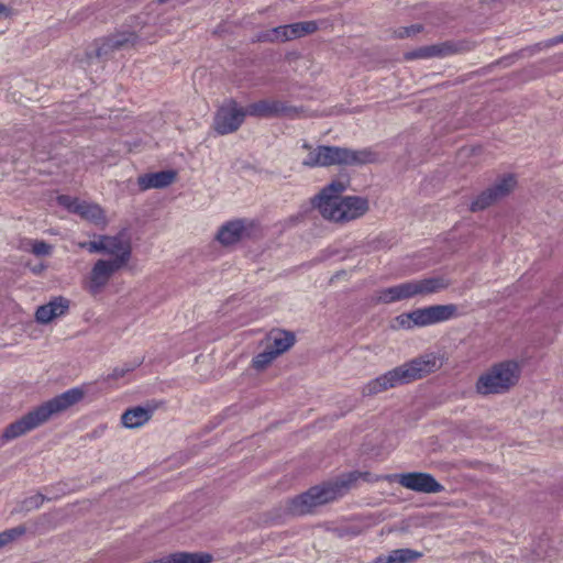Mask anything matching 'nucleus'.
<instances>
[{
    "label": "nucleus",
    "mask_w": 563,
    "mask_h": 563,
    "mask_svg": "<svg viewBox=\"0 0 563 563\" xmlns=\"http://www.w3.org/2000/svg\"><path fill=\"white\" fill-rule=\"evenodd\" d=\"M103 253L111 256L108 261L125 267L132 254L131 241L123 234L103 235Z\"/></svg>",
    "instance_id": "9b49d317"
},
{
    "label": "nucleus",
    "mask_w": 563,
    "mask_h": 563,
    "mask_svg": "<svg viewBox=\"0 0 563 563\" xmlns=\"http://www.w3.org/2000/svg\"><path fill=\"white\" fill-rule=\"evenodd\" d=\"M415 328L432 325L428 307L419 308L411 311Z\"/></svg>",
    "instance_id": "2f4dec72"
},
{
    "label": "nucleus",
    "mask_w": 563,
    "mask_h": 563,
    "mask_svg": "<svg viewBox=\"0 0 563 563\" xmlns=\"http://www.w3.org/2000/svg\"><path fill=\"white\" fill-rule=\"evenodd\" d=\"M289 40L302 37L308 34H312L318 30V25L314 21L297 22L287 24Z\"/></svg>",
    "instance_id": "bb28decb"
},
{
    "label": "nucleus",
    "mask_w": 563,
    "mask_h": 563,
    "mask_svg": "<svg viewBox=\"0 0 563 563\" xmlns=\"http://www.w3.org/2000/svg\"><path fill=\"white\" fill-rule=\"evenodd\" d=\"M137 35L133 32L124 31L112 34L107 37L99 46L98 56L108 55L113 51L128 49L134 47L137 43Z\"/></svg>",
    "instance_id": "ddd939ff"
},
{
    "label": "nucleus",
    "mask_w": 563,
    "mask_h": 563,
    "mask_svg": "<svg viewBox=\"0 0 563 563\" xmlns=\"http://www.w3.org/2000/svg\"><path fill=\"white\" fill-rule=\"evenodd\" d=\"M431 324L449 321L459 316L457 306L454 303L429 306Z\"/></svg>",
    "instance_id": "5701e85b"
},
{
    "label": "nucleus",
    "mask_w": 563,
    "mask_h": 563,
    "mask_svg": "<svg viewBox=\"0 0 563 563\" xmlns=\"http://www.w3.org/2000/svg\"><path fill=\"white\" fill-rule=\"evenodd\" d=\"M57 201L60 206L67 208L71 212L76 213V205L80 203L81 200H79L77 198H73L67 195H60V196H58Z\"/></svg>",
    "instance_id": "4c0bfd02"
},
{
    "label": "nucleus",
    "mask_w": 563,
    "mask_h": 563,
    "mask_svg": "<svg viewBox=\"0 0 563 563\" xmlns=\"http://www.w3.org/2000/svg\"><path fill=\"white\" fill-rule=\"evenodd\" d=\"M176 173L174 170H162L145 174L139 177L137 184L142 190L151 188H165L174 183Z\"/></svg>",
    "instance_id": "f3484780"
},
{
    "label": "nucleus",
    "mask_w": 563,
    "mask_h": 563,
    "mask_svg": "<svg viewBox=\"0 0 563 563\" xmlns=\"http://www.w3.org/2000/svg\"><path fill=\"white\" fill-rule=\"evenodd\" d=\"M561 43H563V33L561 35L554 36L552 38L536 44L533 49L540 52L543 49L551 48Z\"/></svg>",
    "instance_id": "e433bc0d"
},
{
    "label": "nucleus",
    "mask_w": 563,
    "mask_h": 563,
    "mask_svg": "<svg viewBox=\"0 0 563 563\" xmlns=\"http://www.w3.org/2000/svg\"><path fill=\"white\" fill-rule=\"evenodd\" d=\"M441 366L442 361L437 354L426 353L369 380L362 387V395L375 396L399 385L421 379Z\"/></svg>",
    "instance_id": "7ed1b4c3"
},
{
    "label": "nucleus",
    "mask_w": 563,
    "mask_h": 563,
    "mask_svg": "<svg viewBox=\"0 0 563 563\" xmlns=\"http://www.w3.org/2000/svg\"><path fill=\"white\" fill-rule=\"evenodd\" d=\"M496 201H498L496 199V196L493 194L490 188H487L485 191H483L481 195H478L477 198L472 202L471 210L472 211L484 210L487 207L495 203Z\"/></svg>",
    "instance_id": "c85d7f7f"
},
{
    "label": "nucleus",
    "mask_w": 563,
    "mask_h": 563,
    "mask_svg": "<svg viewBox=\"0 0 563 563\" xmlns=\"http://www.w3.org/2000/svg\"><path fill=\"white\" fill-rule=\"evenodd\" d=\"M212 555L208 553L197 552H178L156 560L153 563H211Z\"/></svg>",
    "instance_id": "4be33fe9"
},
{
    "label": "nucleus",
    "mask_w": 563,
    "mask_h": 563,
    "mask_svg": "<svg viewBox=\"0 0 563 563\" xmlns=\"http://www.w3.org/2000/svg\"><path fill=\"white\" fill-rule=\"evenodd\" d=\"M260 42H286L290 41L287 25L276 26L257 34Z\"/></svg>",
    "instance_id": "cd10ccee"
},
{
    "label": "nucleus",
    "mask_w": 563,
    "mask_h": 563,
    "mask_svg": "<svg viewBox=\"0 0 563 563\" xmlns=\"http://www.w3.org/2000/svg\"><path fill=\"white\" fill-rule=\"evenodd\" d=\"M517 180L512 175L503 176L496 184L489 187L497 200L508 196L516 187Z\"/></svg>",
    "instance_id": "a878e982"
},
{
    "label": "nucleus",
    "mask_w": 563,
    "mask_h": 563,
    "mask_svg": "<svg viewBox=\"0 0 563 563\" xmlns=\"http://www.w3.org/2000/svg\"><path fill=\"white\" fill-rule=\"evenodd\" d=\"M249 109L241 107L234 99H227L217 110L213 129L220 135L231 134L243 124Z\"/></svg>",
    "instance_id": "0eeeda50"
},
{
    "label": "nucleus",
    "mask_w": 563,
    "mask_h": 563,
    "mask_svg": "<svg viewBox=\"0 0 563 563\" xmlns=\"http://www.w3.org/2000/svg\"><path fill=\"white\" fill-rule=\"evenodd\" d=\"M349 184L347 178L334 179L312 199V206L324 219L344 223L361 218L368 211L367 199L358 196L340 197Z\"/></svg>",
    "instance_id": "f257e3e1"
},
{
    "label": "nucleus",
    "mask_w": 563,
    "mask_h": 563,
    "mask_svg": "<svg viewBox=\"0 0 563 563\" xmlns=\"http://www.w3.org/2000/svg\"><path fill=\"white\" fill-rule=\"evenodd\" d=\"M267 347L277 356L288 351L295 344V335L291 332L272 331L267 339Z\"/></svg>",
    "instance_id": "6ab92c4d"
},
{
    "label": "nucleus",
    "mask_w": 563,
    "mask_h": 563,
    "mask_svg": "<svg viewBox=\"0 0 563 563\" xmlns=\"http://www.w3.org/2000/svg\"><path fill=\"white\" fill-rule=\"evenodd\" d=\"M45 500V496L42 494H35L23 500L22 507L26 511H31L40 508Z\"/></svg>",
    "instance_id": "72a5a7b5"
},
{
    "label": "nucleus",
    "mask_w": 563,
    "mask_h": 563,
    "mask_svg": "<svg viewBox=\"0 0 563 563\" xmlns=\"http://www.w3.org/2000/svg\"><path fill=\"white\" fill-rule=\"evenodd\" d=\"M301 147L307 151L302 165L313 167H329L333 165H363L378 161V154L369 148L351 150L341 146L319 145L313 147L303 142Z\"/></svg>",
    "instance_id": "20e7f679"
},
{
    "label": "nucleus",
    "mask_w": 563,
    "mask_h": 563,
    "mask_svg": "<svg viewBox=\"0 0 563 563\" xmlns=\"http://www.w3.org/2000/svg\"><path fill=\"white\" fill-rule=\"evenodd\" d=\"M9 12L7 5H4L3 3H0V15L4 14L7 15Z\"/></svg>",
    "instance_id": "a19ab883"
},
{
    "label": "nucleus",
    "mask_w": 563,
    "mask_h": 563,
    "mask_svg": "<svg viewBox=\"0 0 563 563\" xmlns=\"http://www.w3.org/2000/svg\"><path fill=\"white\" fill-rule=\"evenodd\" d=\"M341 496L340 485L324 483L311 487L308 492L288 501V512L294 516L306 515L317 506L330 503Z\"/></svg>",
    "instance_id": "423d86ee"
},
{
    "label": "nucleus",
    "mask_w": 563,
    "mask_h": 563,
    "mask_svg": "<svg viewBox=\"0 0 563 563\" xmlns=\"http://www.w3.org/2000/svg\"><path fill=\"white\" fill-rule=\"evenodd\" d=\"M413 290L416 296H427L440 292L446 289L451 282L443 276H433L430 278L412 280Z\"/></svg>",
    "instance_id": "dca6fc26"
},
{
    "label": "nucleus",
    "mask_w": 563,
    "mask_h": 563,
    "mask_svg": "<svg viewBox=\"0 0 563 563\" xmlns=\"http://www.w3.org/2000/svg\"><path fill=\"white\" fill-rule=\"evenodd\" d=\"M415 296L412 280H409L378 290L375 295V300L378 303H393L410 299Z\"/></svg>",
    "instance_id": "4468645a"
},
{
    "label": "nucleus",
    "mask_w": 563,
    "mask_h": 563,
    "mask_svg": "<svg viewBox=\"0 0 563 563\" xmlns=\"http://www.w3.org/2000/svg\"><path fill=\"white\" fill-rule=\"evenodd\" d=\"M133 368L130 366L117 367L114 368L106 378L107 382L112 379H119L124 377L128 373H130Z\"/></svg>",
    "instance_id": "ea45409f"
},
{
    "label": "nucleus",
    "mask_w": 563,
    "mask_h": 563,
    "mask_svg": "<svg viewBox=\"0 0 563 563\" xmlns=\"http://www.w3.org/2000/svg\"><path fill=\"white\" fill-rule=\"evenodd\" d=\"M44 269V266L41 265L38 267H33L32 271L35 273V274H40L42 271Z\"/></svg>",
    "instance_id": "79ce46f5"
},
{
    "label": "nucleus",
    "mask_w": 563,
    "mask_h": 563,
    "mask_svg": "<svg viewBox=\"0 0 563 563\" xmlns=\"http://www.w3.org/2000/svg\"><path fill=\"white\" fill-rule=\"evenodd\" d=\"M422 30V26L420 24H415L410 26H401L395 31V34L397 37L404 38V37H410L417 33H419Z\"/></svg>",
    "instance_id": "f704fd0d"
},
{
    "label": "nucleus",
    "mask_w": 563,
    "mask_h": 563,
    "mask_svg": "<svg viewBox=\"0 0 563 563\" xmlns=\"http://www.w3.org/2000/svg\"><path fill=\"white\" fill-rule=\"evenodd\" d=\"M388 482H397L402 487L422 494H437L444 490L431 474L422 472H411L402 474L386 475Z\"/></svg>",
    "instance_id": "6e6552de"
},
{
    "label": "nucleus",
    "mask_w": 563,
    "mask_h": 563,
    "mask_svg": "<svg viewBox=\"0 0 563 563\" xmlns=\"http://www.w3.org/2000/svg\"><path fill=\"white\" fill-rule=\"evenodd\" d=\"M276 357L277 355H275L273 351L266 346V349L262 353H258L253 358V367L258 371H262L266 368Z\"/></svg>",
    "instance_id": "7c9ffc66"
},
{
    "label": "nucleus",
    "mask_w": 563,
    "mask_h": 563,
    "mask_svg": "<svg viewBox=\"0 0 563 563\" xmlns=\"http://www.w3.org/2000/svg\"><path fill=\"white\" fill-rule=\"evenodd\" d=\"M76 213L99 227H106L108 223L103 209L97 203L80 201L76 205Z\"/></svg>",
    "instance_id": "a211bd4d"
},
{
    "label": "nucleus",
    "mask_w": 563,
    "mask_h": 563,
    "mask_svg": "<svg viewBox=\"0 0 563 563\" xmlns=\"http://www.w3.org/2000/svg\"><path fill=\"white\" fill-rule=\"evenodd\" d=\"M451 47L446 44H437L430 46H423L416 51L409 52L406 54L407 59H416V58H430V57H441L446 56L451 53Z\"/></svg>",
    "instance_id": "b1692460"
},
{
    "label": "nucleus",
    "mask_w": 563,
    "mask_h": 563,
    "mask_svg": "<svg viewBox=\"0 0 563 563\" xmlns=\"http://www.w3.org/2000/svg\"><path fill=\"white\" fill-rule=\"evenodd\" d=\"M52 252V246L44 241L32 242V253L37 256L48 255Z\"/></svg>",
    "instance_id": "c9c22d12"
},
{
    "label": "nucleus",
    "mask_w": 563,
    "mask_h": 563,
    "mask_svg": "<svg viewBox=\"0 0 563 563\" xmlns=\"http://www.w3.org/2000/svg\"><path fill=\"white\" fill-rule=\"evenodd\" d=\"M87 251L89 253H103V235H99L97 240L89 241Z\"/></svg>",
    "instance_id": "58836bf2"
},
{
    "label": "nucleus",
    "mask_w": 563,
    "mask_h": 563,
    "mask_svg": "<svg viewBox=\"0 0 563 563\" xmlns=\"http://www.w3.org/2000/svg\"><path fill=\"white\" fill-rule=\"evenodd\" d=\"M84 397V389L74 387L43 402L19 420L10 423L4 429L3 433L0 435V448L7 442L14 440L42 426L52 417L66 411L74 405L78 404Z\"/></svg>",
    "instance_id": "f03ea898"
},
{
    "label": "nucleus",
    "mask_w": 563,
    "mask_h": 563,
    "mask_svg": "<svg viewBox=\"0 0 563 563\" xmlns=\"http://www.w3.org/2000/svg\"><path fill=\"white\" fill-rule=\"evenodd\" d=\"M87 244H88V242H78L77 243L78 247L86 249V250H87Z\"/></svg>",
    "instance_id": "37998d69"
},
{
    "label": "nucleus",
    "mask_w": 563,
    "mask_h": 563,
    "mask_svg": "<svg viewBox=\"0 0 563 563\" xmlns=\"http://www.w3.org/2000/svg\"><path fill=\"white\" fill-rule=\"evenodd\" d=\"M250 224L245 219L228 221L220 227L217 241L223 246L236 244L250 235Z\"/></svg>",
    "instance_id": "f8f14e48"
},
{
    "label": "nucleus",
    "mask_w": 563,
    "mask_h": 563,
    "mask_svg": "<svg viewBox=\"0 0 563 563\" xmlns=\"http://www.w3.org/2000/svg\"><path fill=\"white\" fill-rule=\"evenodd\" d=\"M151 410L143 407H133L123 412L121 422L128 429L140 428L151 419Z\"/></svg>",
    "instance_id": "412c9836"
},
{
    "label": "nucleus",
    "mask_w": 563,
    "mask_h": 563,
    "mask_svg": "<svg viewBox=\"0 0 563 563\" xmlns=\"http://www.w3.org/2000/svg\"><path fill=\"white\" fill-rule=\"evenodd\" d=\"M520 377L518 363L506 361L493 365L476 382V391L481 395L504 394L514 387Z\"/></svg>",
    "instance_id": "39448f33"
},
{
    "label": "nucleus",
    "mask_w": 563,
    "mask_h": 563,
    "mask_svg": "<svg viewBox=\"0 0 563 563\" xmlns=\"http://www.w3.org/2000/svg\"><path fill=\"white\" fill-rule=\"evenodd\" d=\"M391 328L395 330H399V329L411 330V329H413L415 324H413L411 311L408 313H401V314L397 316L391 322Z\"/></svg>",
    "instance_id": "473e14b6"
},
{
    "label": "nucleus",
    "mask_w": 563,
    "mask_h": 563,
    "mask_svg": "<svg viewBox=\"0 0 563 563\" xmlns=\"http://www.w3.org/2000/svg\"><path fill=\"white\" fill-rule=\"evenodd\" d=\"M122 268L108 260H98L87 277L86 289L92 295L99 294L108 285L111 277Z\"/></svg>",
    "instance_id": "9d476101"
},
{
    "label": "nucleus",
    "mask_w": 563,
    "mask_h": 563,
    "mask_svg": "<svg viewBox=\"0 0 563 563\" xmlns=\"http://www.w3.org/2000/svg\"><path fill=\"white\" fill-rule=\"evenodd\" d=\"M69 308V300L64 297H55L48 303L40 306L35 312V319L42 324L66 313Z\"/></svg>",
    "instance_id": "2eb2a0df"
},
{
    "label": "nucleus",
    "mask_w": 563,
    "mask_h": 563,
    "mask_svg": "<svg viewBox=\"0 0 563 563\" xmlns=\"http://www.w3.org/2000/svg\"><path fill=\"white\" fill-rule=\"evenodd\" d=\"M422 555V552L412 549H396L388 554L377 556L373 563H413Z\"/></svg>",
    "instance_id": "aec40b11"
},
{
    "label": "nucleus",
    "mask_w": 563,
    "mask_h": 563,
    "mask_svg": "<svg viewBox=\"0 0 563 563\" xmlns=\"http://www.w3.org/2000/svg\"><path fill=\"white\" fill-rule=\"evenodd\" d=\"M26 532L24 526H16L0 532V549L15 541Z\"/></svg>",
    "instance_id": "c756f323"
},
{
    "label": "nucleus",
    "mask_w": 563,
    "mask_h": 563,
    "mask_svg": "<svg viewBox=\"0 0 563 563\" xmlns=\"http://www.w3.org/2000/svg\"><path fill=\"white\" fill-rule=\"evenodd\" d=\"M249 115L256 118L283 117L295 119L299 117V110L279 99H262L247 106Z\"/></svg>",
    "instance_id": "1a4fd4ad"
},
{
    "label": "nucleus",
    "mask_w": 563,
    "mask_h": 563,
    "mask_svg": "<svg viewBox=\"0 0 563 563\" xmlns=\"http://www.w3.org/2000/svg\"><path fill=\"white\" fill-rule=\"evenodd\" d=\"M362 478L365 482H378V481H387L386 476L373 475L368 472H352L347 475L342 476L339 481L334 482L335 485H340L341 496L344 494L346 489H349L356 481Z\"/></svg>",
    "instance_id": "393cba45"
}]
</instances>
